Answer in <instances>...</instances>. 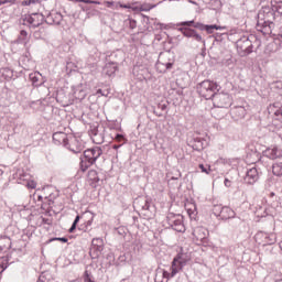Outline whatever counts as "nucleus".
<instances>
[{"instance_id":"obj_1","label":"nucleus","mask_w":282,"mask_h":282,"mask_svg":"<svg viewBox=\"0 0 282 282\" xmlns=\"http://www.w3.org/2000/svg\"><path fill=\"white\" fill-rule=\"evenodd\" d=\"M274 19L276 13L272 7H262L258 13L257 30L268 36L272 34V28H274Z\"/></svg>"},{"instance_id":"obj_2","label":"nucleus","mask_w":282,"mask_h":282,"mask_svg":"<svg viewBox=\"0 0 282 282\" xmlns=\"http://www.w3.org/2000/svg\"><path fill=\"white\" fill-rule=\"evenodd\" d=\"M197 93L202 98H205V100H210L215 98V95L217 91H219V85L213 80H204L199 83L196 87Z\"/></svg>"},{"instance_id":"obj_3","label":"nucleus","mask_w":282,"mask_h":282,"mask_svg":"<svg viewBox=\"0 0 282 282\" xmlns=\"http://www.w3.org/2000/svg\"><path fill=\"white\" fill-rule=\"evenodd\" d=\"M102 155V149L94 148L84 151L83 156H80V169L83 172L87 171L89 166L96 163V160Z\"/></svg>"},{"instance_id":"obj_4","label":"nucleus","mask_w":282,"mask_h":282,"mask_svg":"<svg viewBox=\"0 0 282 282\" xmlns=\"http://www.w3.org/2000/svg\"><path fill=\"white\" fill-rule=\"evenodd\" d=\"M44 21L45 15H43L39 11H31L29 14H24L20 19V23L22 25H29V28H33V30H36V28L43 25Z\"/></svg>"},{"instance_id":"obj_5","label":"nucleus","mask_w":282,"mask_h":282,"mask_svg":"<svg viewBox=\"0 0 282 282\" xmlns=\"http://www.w3.org/2000/svg\"><path fill=\"white\" fill-rule=\"evenodd\" d=\"M181 25H186L187 28L193 26L196 30H200V32H207V34H213L215 30H226V26H220L217 24H204L200 22H195L194 20L182 22Z\"/></svg>"},{"instance_id":"obj_6","label":"nucleus","mask_w":282,"mask_h":282,"mask_svg":"<svg viewBox=\"0 0 282 282\" xmlns=\"http://www.w3.org/2000/svg\"><path fill=\"white\" fill-rule=\"evenodd\" d=\"M166 223L176 232H184L186 230V227H184V217L182 215L170 213L166 216Z\"/></svg>"},{"instance_id":"obj_7","label":"nucleus","mask_w":282,"mask_h":282,"mask_svg":"<svg viewBox=\"0 0 282 282\" xmlns=\"http://www.w3.org/2000/svg\"><path fill=\"white\" fill-rule=\"evenodd\" d=\"M212 100L214 107H218L219 109H228L232 105V97L228 93H216Z\"/></svg>"},{"instance_id":"obj_8","label":"nucleus","mask_w":282,"mask_h":282,"mask_svg":"<svg viewBox=\"0 0 282 282\" xmlns=\"http://www.w3.org/2000/svg\"><path fill=\"white\" fill-rule=\"evenodd\" d=\"M236 47L240 56H248L252 54V41L248 36H242L236 42Z\"/></svg>"},{"instance_id":"obj_9","label":"nucleus","mask_w":282,"mask_h":282,"mask_svg":"<svg viewBox=\"0 0 282 282\" xmlns=\"http://www.w3.org/2000/svg\"><path fill=\"white\" fill-rule=\"evenodd\" d=\"M180 31L182 32L183 36L186 39H193L196 43H206V40L199 34L197 31L191 28H181Z\"/></svg>"},{"instance_id":"obj_10","label":"nucleus","mask_w":282,"mask_h":282,"mask_svg":"<svg viewBox=\"0 0 282 282\" xmlns=\"http://www.w3.org/2000/svg\"><path fill=\"white\" fill-rule=\"evenodd\" d=\"M44 21L47 23V25H61V22L63 21V14H61V12L51 11Z\"/></svg>"},{"instance_id":"obj_11","label":"nucleus","mask_w":282,"mask_h":282,"mask_svg":"<svg viewBox=\"0 0 282 282\" xmlns=\"http://www.w3.org/2000/svg\"><path fill=\"white\" fill-rule=\"evenodd\" d=\"M259 182V170L257 167H251L247 170L246 176H245V184H257Z\"/></svg>"},{"instance_id":"obj_12","label":"nucleus","mask_w":282,"mask_h":282,"mask_svg":"<svg viewBox=\"0 0 282 282\" xmlns=\"http://www.w3.org/2000/svg\"><path fill=\"white\" fill-rule=\"evenodd\" d=\"M53 141L55 144H63L64 147H69V139L65 132L53 133Z\"/></svg>"},{"instance_id":"obj_13","label":"nucleus","mask_w":282,"mask_h":282,"mask_svg":"<svg viewBox=\"0 0 282 282\" xmlns=\"http://www.w3.org/2000/svg\"><path fill=\"white\" fill-rule=\"evenodd\" d=\"M236 215L237 214L235 213V210H232V208L225 206L223 207L218 219H223V221H228V219H235Z\"/></svg>"},{"instance_id":"obj_14","label":"nucleus","mask_w":282,"mask_h":282,"mask_svg":"<svg viewBox=\"0 0 282 282\" xmlns=\"http://www.w3.org/2000/svg\"><path fill=\"white\" fill-rule=\"evenodd\" d=\"M116 72H118V64L116 62H108L104 67V74L106 76H116Z\"/></svg>"},{"instance_id":"obj_15","label":"nucleus","mask_w":282,"mask_h":282,"mask_svg":"<svg viewBox=\"0 0 282 282\" xmlns=\"http://www.w3.org/2000/svg\"><path fill=\"white\" fill-rule=\"evenodd\" d=\"M134 206L141 208V210H151V202L149 198L140 197L134 200Z\"/></svg>"},{"instance_id":"obj_16","label":"nucleus","mask_w":282,"mask_h":282,"mask_svg":"<svg viewBox=\"0 0 282 282\" xmlns=\"http://www.w3.org/2000/svg\"><path fill=\"white\" fill-rule=\"evenodd\" d=\"M193 236L195 237V239L197 241H204V239H206V237H208V230H206V228H204V227H196L193 230Z\"/></svg>"},{"instance_id":"obj_17","label":"nucleus","mask_w":282,"mask_h":282,"mask_svg":"<svg viewBox=\"0 0 282 282\" xmlns=\"http://www.w3.org/2000/svg\"><path fill=\"white\" fill-rule=\"evenodd\" d=\"M231 116L234 120H241L246 118V108L242 106H237L234 109H231Z\"/></svg>"},{"instance_id":"obj_18","label":"nucleus","mask_w":282,"mask_h":282,"mask_svg":"<svg viewBox=\"0 0 282 282\" xmlns=\"http://www.w3.org/2000/svg\"><path fill=\"white\" fill-rule=\"evenodd\" d=\"M264 155L269 158V160H279V158H282V150L279 148L267 149Z\"/></svg>"},{"instance_id":"obj_19","label":"nucleus","mask_w":282,"mask_h":282,"mask_svg":"<svg viewBox=\"0 0 282 282\" xmlns=\"http://www.w3.org/2000/svg\"><path fill=\"white\" fill-rule=\"evenodd\" d=\"M22 6H28L30 8V12H39L41 9V0H24L22 1Z\"/></svg>"},{"instance_id":"obj_20","label":"nucleus","mask_w":282,"mask_h":282,"mask_svg":"<svg viewBox=\"0 0 282 282\" xmlns=\"http://www.w3.org/2000/svg\"><path fill=\"white\" fill-rule=\"evenodd\" d=\"M90 135L95 144H102V142H105V134H102L98 128L93 129Z\"/></svg>"},{"instance_id":"obj_21","label":"nucleus","mask_w":282,"mask_h":282,"mask_svg":"<svg viewBox=\"0 0 282 282\" xmlns=\"http://www.w3.org/2000/svg\"><path fill=\"white\" fill-rule=\"evenodd\" d=\"M192 144V149H194V151H204V147L206 144V140L196 137L193 139V141H191Z\"/></svg>"},{"instance_id":"obj_22","label":"nucleus","mask_w":282,"mask_h":282,"mask_svg":"<svg viewBox=\"0 0 282 282\" xmlns=\"http://www.w3.org/2000/svg\"><path fill=\"white\" fill-rule=\"evenodd\" d=\"M184 270V265H182L175 258L172 261L171 267V278H174L178 272H182Z\"/></svg>"},{"instance_id":"obj_23","label":"nucleus","mask_w":282,"mask_h":282,"mask_svg":"<svg viewBox=\"0 0 282 282\" xmlns=\"http://www.w3.org/2000/svg\"><path fill=\"white\" fill-rule=\"evenodd\" d=\"M172 68L173 62H162V57H160L159 62L156 63V69H162L161 72H167V69Z\"/></svg>"},{"instance_id":"obj_24","label":"nucleus","mask_w":282,"mask_h":282,"mask_svg":"<svg viewBox=\"0 0 282 282\" xmlns=\"http://www.w3.org/2000/svg\"><path fill=\"white\" fill-rule=\"evenodd\" d=\"M102 250H105L104 246H100V248L98 246H91L90 257H93V259H98V257H100Z\"/></svg>"},{"instance_id":"obj_25","label":"nucleus","mask_w":282,"mask_h":282,"mask_svg":"<svg viewBox=\"0 0 282 282\" xmlns=\"http://www.w3.org/2000/svg\"><path fill=\"white\" fill-rule=\"evenodd\" d=\"M88 180L93 182V184H98L100 182V176H98V172L96 170L88 171Z\"/></svg>"},{"instance_id":"obj_26","label":"nucleus","mask_w":282,"mask_h":282,"mask_svg":"<svg viewBox=\"0 0 282 282\" xmlns=\"http://www.w3.org/2000/svg\"><path fill=\"white\" fill-rule=\"evenodd\" d=\"M272 173L273 175H276L278 177H281L282 175V162L274 163L272 165Z\"/></svg>"},{"instance_id":"obj_27","label":"nucleus","mask_w":282,"mask_h":282,"mask_svg":"<svg viewBox=\"0 0 282 282\" xmlns=\"http://www.w3.org/2000/svg\"><path fill=\"white\" fill-rule=\"evenodd\" d=\"M41 76H42L41 73L35 72V73H31L29 75V78H30V80H32L33 85L39 87V84H36V83H39V80H41Z\"/></svg>"},{"instance_id":"obj_28","label":"nucleus","mask_w":282,"mask_h":282,"mask_svg":"<svg viewBox=\"0 0 282 282\" xmlns=\"http://www.w3.org/2000/svg\"><path fill=\"white\" fill-rule=\"evenodd\" d=\"M212 210H213V214L215 215V217H217L219 219V217L221 215V210H224V207L221 205H214Z\"/></svg>"},{"instance_id":"obj_29","label":"nucleus","mask_w":282,"mask_h":282,"mask_svg":"<svg viewBox=\"0 0 282 282\" xmlns=\"http://www.w3.org/2000/svg\"><path fill=\"white\" fill-rule=\"evenodd\" d=\"M174 259L177 260L180 262V264L183 265V268L186 265V263H188V259L184 254H178Z\"/></svg>"},{"instance_id":"obj_30","label":"nucleus","mask_w":282,"mask_h":282,"mask_svg":"<svg viewBox=\"0 0 282 282\" xmlns=\"http://www.w3.org/2000/svg\"><path fill=\"white\" fill-rule=\"evenodd\" d=\"M91 246H98V248H100V246H105L102 238H94L91 241Z\"/></svg>"},{"instance_id":"obj_31","label":"nucleus","mask_w":282,"mask_h":282,"mask_svg":"<svg viewBox=\"0 0 282 282\" xmlns=\"http://www.w3.org/2000/svg\"><path fill=\"white\" fill-rule=\"evenodd\" d=\"M198 169H200L202 173H206V175L210 173V165L205 166L204 164H199Z\"/></svg>"},{"instance_id":"obj_32","label":"nucleus","mask_w":282,"mask_h":282,"mask_svg":"<svg viewBox=\"0 0 282 282\" xmlns=\"http://www.w3.org/2000/svg\"><path fill=\"white\" fill-rule=\"evenodd\" d=\"M84 282H96V281H94V279H91V275L89 274V271H85Z\"/></svg>"},{"instance_id":"obj_33","label":"nucleus","mask_w":282,"mask_h":282,"mask_svg":"<svg viewBox=\"0 0 282 282\" xmlns=\"http://www.w3.org/2000/svg\"><path fill=\"white\" fill-rule=\"evenodd\" d=\"M50 241H62V243H67L68 239L66 237L52 238Z\"/></svg>"},{"instance_id":"obj_34","label":"nucleus","mask_w":282,"mask_h":282,"mask_svg":"<svg viewBox=\"0 0 282 282\" xmlns=\"http://www.w3.org/2000/svg\"><path fill=\"white\" fill-rule=\"evenodd\" d=\"M68 149H69L73 153H80V151H83V149H82L80 147L72 148V145H69Z\"/></svg>"},{"instance_id":"obj_35","label":"nucleus","mask_w":282,"mask_h":282,"mask_svg":"<svg viewBox=\"0 0 282 282\" xmlns=\"http://www.w3.org/2000/svg\"><path fill=\"white\" fill-rule=\"evenodd\" d=\"M274 12L278 14H282V2L273 8Z\"/></svg>"},{"instance_id":"obj_36","label":"nucleus","mask_w":282,"mask_h":282,"mask_svg":"<svg viewBox=\"0 0 282 282\" xmlns=\"http://www.w3.org/2000/svg\"><path fill=\"white\" fill-rule=\"evenodd\" d=\"M6 3L14 4L15 0H0V6H6Z\"/></svg>"},{"instance_id":"obj_37","label":"nucleus","mask_w":282,"mask_h":282,"mask_svg":"<svg viewBox=\"0 0 282 282\" xmlns=\"http://www.w3.org/2000/svg\"><path fill=\"white\" fill-rule=\"evenodd\" d=\"M280 3H282L281 0H271L272 8H276V6H280Z\"/></svg>"},{"instance_id":"obj_38","label":"nucleus","mask_w":282,"mask_h":282,"mask_svg":"<svg viewBox=\"0 0 282 282\" xmlns=\"http://www.w3.org/2000/svg\"><path fill=\"white\" fill-rule=\"evenodd\" d=\"M124 8L126 10H131V6L130 4H122V3H119V4H116V8Z\"/></svg>"},{"instance_id":"obj_39","label":"nucleus","mask_w":282,"mask_h":282,"mask_svg":"<svg viewBox=\"0 0 282 282\" xmlns=\"http://www.w3.org/2000/svg\"><path fill=\"white\" fill-rule=\"evenodd\" d=\"M115 139L117 140V142H122V141H124V135L116 134Z\"/></svg>"},{"instance_id":"obj_40","label":"nucleus","mask_w":282,"mask_h":282,"mask_svg":"<svg viewBox=\"0 0 282 282\" xmlns=\"http://www.w3.org/2000/svg\"><path fill=\"white\" fill-rule=\"evenodd\" d=\"M224 184H225V186H226L227 188H230V187L232 186V182H231L230 180H228V178H225Z\"/></svg>"},{"instance_id":"obj_41","label":"nucleus","mask_w":282,"mask_h":282,"mask_svg":"<svg viewBox=\"0 0 282 282\" xmlns=\"http://www.w3.org/2000/svg\"><path fill=\"white\" fill-rule=\"evenodd\" d=\"M91 224H93V220H88L87 223H86V226H85V232H87V230H89V226H91Z\"/></svg>"},{"instance_id":"obj_42","label":"nucleus","mask_w":282,"mask_h":282,"mask_svg":"<svg viewBox=\"0 0 282 282\" xmlns=\"http://www.w3.org/2000/svg\"><path fill=\"white\" fill-rule=\"evenodd\" d=\"M164 279H172L171 273L169 271H163Z\"/></svg>"},{"instance_id":"obj_43","label":"nucleus","mask_w":282,"mask_h":282,"mask_svg":"<svg viewBox=\"0 0 282 282\" xmlns=\"http://www.w3.org/2000/svg\"><path fill=\"white\" fill-rule=\"evenodd\" d=\"M274 116H282V106L274 111Z\"/></svg>"},{"instance_id":"obj_44","label":"nucleus","mask_w":282,"mask_h":282,"mask_svg":"<svg viewBox=\"0 0 282 282\" xmlns=\"http://www.w3.org/2000/svg\"><path fill=\"white\" fill-rule=\"evenodd\" d=\"M135 25H137L135 20H130V28H131L132 30H134Z\"/></svg>"},{"instance_id":"obj_45","label":"nucleus","mask_w":282,"mask_h":282,"mask_svg":"<svg viewBox=\"0 0 282 282\" xmlns=\"http://www.w3.org/2000/svg\"><path fill=\"white\" fill-rule=\"evenodd\" d=\"M113 6H116V2H113V1L107 2V8H112Z\"/></svg>"},{"instance_id":"obj_46","label":"nucleus","mask_w":282,"mask_h":282,"mask_svg":"<svg viewBox=\"0 0 282 282\" xmlns=\"http://www.w3.org/2000/svg\"><path fill=\"white\" fill-rule=\"evenodd\" d=\"M76 224L73 223L72 227L69 228L68 232H74L76 230Z\"/></svg>"},{"instance_id":"obj_47","label":"nucleus","mask_w":282,"mask_h":282,"mask_svg":"<svg viewBox=\"0 0 282 282\" xmlns=\"http://www.w3.org/2000/svg\"><path fill=\"white\" fill-rule=\"evenodd\" d=\"M117 232H118V235L123 236L124 235V229L123 228H118Z\"/></svg>"},{"instance_id":"obj_48","label":"nucleus","mask_w":282,"mask_h":282,"mask_svg":"<svg viewBox=\"0 0 282 282\" xmlns=\"http://www.w3.org/2000/svg\"><path fill=\"white\" fill-rule=\"evenodd\" d=\"M78 221H80V216H76L75 220L73 221V224L78 226Z\"/></svg>"},{"instance_id":"obj_49","label":"nucleus","mask_w":282,"mask_h":282,"mask_svg":"<svg viewBox=\"0 0 282 282\" xmlns=\"http://www.w3.org/2000/svg\"><path fill=\"white\" fill-rule=\"evenodd\" d=\"M20 34H21V36H28V31L22 30V31L20 32Z\"/></svg>"},{"instance_id":"obj_50","label":"nucleus","mask_w":282,"mask_h":282,"mask_svg":"<svg viewBox=\"0 0 282 282\" xmlns=\"http://www.w3.org/2000/svg\"><path fill=\"white\" fill-rule=\"evenodd\" d=\"M121 147H122V144H119V145L115 144V145H112V149H115V151H118V149L121 148Z\"/></svg>"},{"instance_id":"obj_51","label":"nucleus","mask_w":282,"mask_h":282,"mask_svg":"<svg viewBox=\"0 0 282 282\" xmlns=\"http://www.w3.org/2000/svg\"><path fill=\"white\" fill-rule=\"evenodd\" d=\"M61 96H63V93L57 94L56 100H61Z\"/></svg>"},{"instance_id":"obj_52","label":"nucleus","mask_w":282,"mask_h":282,"mask_svg":"<svg viewBox=\"0 0 282 282\" xmlns=\"http://www.w3.org/2000/svg\"><path fill=\"white\" fill-rule=\"evenodd\" d=\"M160 108L164 111V109H166V105H161Z\"/></svg>"},{"instance_id":"obj_53","label":"nucleus","mask_w":282,"mask_h":282,"mask_svg":"<svg viewBox=\"0 0 282 282\" xmlns=\"http://www.w3.org/2000/svg\"><path fill=\"white\" fill-rule=\"evenodd\" d=\"M172 180H177V177H175V176H172Z\"/></svg>"},{"instance_id":"obj_54","label":"nucleus","mask_w":282,"mask_h":282,"mask_svg":"<svg viewBox=\"0 0 282 282\" xmlns=\"http://www.w3.org/2000/svg\"><path fill=\"white\" fill-rule=\"evenodd\" d=\"M132 10H138L137 8H132Z\"/></svg>"}]
</instances>
